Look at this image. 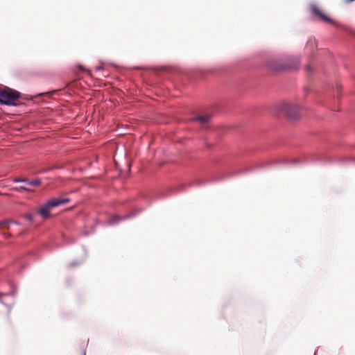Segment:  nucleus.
<instances>
[{"label": "nucleus", "instance_id": "f257e3e1", "mask_svg": "<svg viewBox=\"0 0 355 355\" xmlns=\"http://www.w3.org/2000/svg\"><path fill=\"white\" fill-rule=\"evenodd\" d=\"M69 202L70 199L68 198H51L38 208L37 213L42 216L43 220H47L51 217V210L53 208Z\"/></svg>", "mask_w": 355, "mask_h": 355}, {"label": "nucleus", "instance_id": "f03ea898", "mask_svg": "<svg viewBox=\"0 0 355 355\" xmlns=\"http://www.w3.org/2000/svg\"><path fill=\"white\" fill-rule=\"evenodd\" d=\"M20 97V93L8 87L0 90V104L15 105Z\"/></svg>", "mask_w": 355, "mask_h": 355}, {"label": "nucleus", "instance_id": "7ed1b4c3", "mask_svg": "<svg viewBox=\"0 0 355 355\" xmlns=\"http://www.w3.org/2000/svg\"><path fill=\"white\" fill-rule=\"evenodd\" d=\"M279 110L292 119H296L298 116L299 107L296 105L284 102L280 104Z\"/></svg>", "mask_w": 355, "mask_h": 355}, {"label": "nucleus", "instance_id": "20e7f679", "mask_svg": "<svg viewBox=\"0 0 355 355\" xmlns=\"http://www.w3.org/2000/svg\"><path fill=\"white\" fill-rule=\"evenodd\" d=\"M310 10L315 16L319 17L321 20L327 23H333V20L326 15L318 6L315 4L311 5Z\"/></svg>", "mask_w": 355, "mask_h": 355}, {"label": "nucleus", "instance_id": "39448f33", "mask_svg": "<svg viewBox=\"0 0 355 355\" xmlns=\"http://www.w3.org/2000/svg\"><path fill=\"white\" fill-rule=\"evenodd\" d=\"M310 10L315 16L319 17L321 20L327 23H333V20L326 15L318 6L315 4L311 5Z\"/></svg>", "mask_w": 355, "mask_h": 355}, {"label": "nucleus", "instance_id": "423d86ee", "mask_svg": "<svg viewBox=\"0 0 355 355\" xmlns=\"http://www.w3.org/2000/svg\"><path fill=\"white\" fill-rule=\"evenodd\" d=\"M209 119H210L209 115H203V116H197V117L194 118L193 120L198 121L202 124H205L206 123L208 122Z\"/></svg>", "mask_w": 355, "mask_h": 355}, {"label": "nucleus", "instance_id": "0eeeda50", "mask_svg": "<svg viewBox=\"0 0 355 355\" xmlns=\"http://www.w3.org/2000/svg\"><path fill=\"white\" fill-rule=\"evenodd\" d=\"M26 183L29 185H32V186H34V187H37L39 185H40L41 184V180L39 179V178H35L33 180H28V182H26Z\"/></svg>", "mask_w": 355, "mask_h": 355}, {"label": "nucleus", "instance_id": "6e6552de", "mask_svg": "<svg viewBox=\"0 0 355 355\" xmlns=\"http://www.w3.org/2000/svg\"><path fill=\"white\" fill-rule=\"evenodd\" d=\"M14 191H33L32 189H29V188H27V187H25L24 186H21V187H15L13 189Z\"/></svg>", "mask_w": 355, "mask_h": 355}, {"label": "nucleus", "instance_id": "1a4fd4ad", "mask_svg": "<svg viewBox=\"0 0 355 355\" xmlns=\"http://www.w3.org/2000/svg\"><path fill=\"white\" fill-rule=\"evenodd\" d=\"M24 219L30 221L33 220L34 215L32 213H26L24 215Z\"/></svg>", "mask_w": 355, "mask_h": 355}, {"label": "nucleus", "instance_id": "9d476101", "mask_svg": "<svg viewBox=\"0 0 355 355\" xmlns=\"http://www.w3.org/2000/svg\"><path fill=\"white\" fill-rule=\"evenodd\" d=\"M15 182H28V179H21V178H15L14 180Z\"/></svg>", "mask_w": 355, "mask_h": 355}, {"label": "nucleus", "instance_id": "9b49d317", "mask_svg": "<svg viewBox=\"0 0 355 355\" xmlns=\"http://www.w3.org/2000/svg\"><path fill=\"white\" fill-rule=\"evenodd\" d=\"M103 68L101 67H96V70H101Z\"/></svg>", "mask_w": 355, "mask_h": 355}, {"label": "nucleus", "instance_id": "f8f14e48", "mask_svg": "<svg viewBox=\"0 0 355 355\" xmlns=\"http://www.w3.org/2000/svg\"><path fill=\"white\" fill-rule=\"evenodd\" d=\"M80 68L81 70H84L83 67H80Z\"/></svg>", "mask_w": 355, "mask_h": 355}]
</instances>
